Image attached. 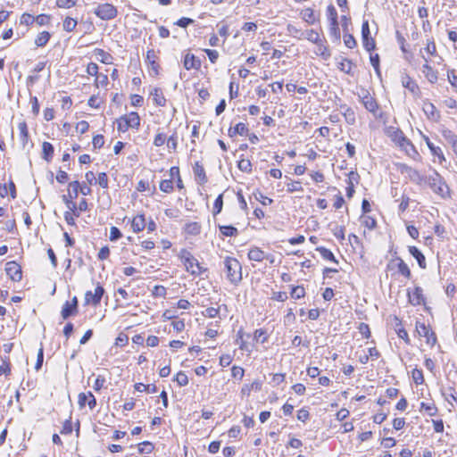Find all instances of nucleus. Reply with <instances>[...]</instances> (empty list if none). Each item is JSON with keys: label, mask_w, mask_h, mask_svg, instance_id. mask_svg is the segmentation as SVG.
Here are the masks:
<instances>
[{"label": "nucleus", "mask_w": 457, "mask_h": 457, "mask_svg": "<svg viewBox=\"0 0 457 457\" xmlns=\"http://www.w3.org/2000/svg\"><path fill=\"white\" fill-rule=\"evenodd\" d=\"M422 72L430 83H436L437 80V72L433 70L428 62H425L422 66Z\"/></svg>", "instance_id": "19"}, {"label": "nucleus", "mask_w": 457, "mask_h": 457, "mask_svg": "<svg viewBox=\"0 0 457 457\" xmlns=\"http://www.w3.org/2000/svg\"><path fill=\"white\" fill-rule=\"evenodd\" d=\"M194 173H195V177H197V179H199V181L201 183L206 182V176H205L204 169L198 162H196L194 165Z\"/></svg>", "instance_id": "28"}, {"label": "nucleus", "mask_w": 457, "mask_h": 457, "mask_svg": "<svg viewBox=\"0 0 457 457\" xmlns=\"http://www.w3.org/2000/svg\"><path fill=\"white\" fill-rule=\"evenodd\" d=\"M300 14L302 19L309 24H314L317 21V17L312 8H305L302 10Z\"/></svg>", "instance_id": "21"}, {"label": "nucleus", "mask_w": 457, "mask_h": 457, "mask_svg": "<svg viewBox=\"0 0 457 457\" xmlns=\"http://www.w3.org/2000/svg\"><path fill=\"white\" fill-rule=\"evenodd\" d=\"M177 316H178L177 308L165 310L162 313V318L164 320H173V319L177 318Z\"/></svg>", "instance_id": "58"}, {"label": "nucleus", "mask_w": 457, "mask_h": 457, "mask_svg": "<svg viewBox=\"0 0 457 457\" xmlns=\"http://www.w3.org/2000/svg\"><path fill=\"white\" fill-rule=\"evenodd\" d=\"M423 291L420 287L414 288L412 292H408L409 302L412 305H420L424 303Z\"/></svg>", "instance_id": "13"}, {"label": "nucleus", "mask_w": 457, "mask_h": 457, "mask_svg": "<svg viewBox=\"0 0 457 457\" xmlns=\"http://www.w3.org/2000/svg\"><path fill=\"white\" fill-rule=\"evenodd\" d=\"M248 132L246 125L243 122L237 123L233 129H229L228 134L230 137L235 135L245 136Z\"/></svg>", "instance_id": "24"}, {"label": "nucleus", "mask_w": 457, "mask_h": 457, "mask_svg": "<svg viewBox=\"0 0 457 457\" xmlns=\"http://www.w3.org/2000/svg\"><path fill=\"white\" fill-rule=\"evenodd\" d=\"M126 121L127 120H125L124 117H121L119 120H117V129L119 131L126 132L130 128V126H129V124H127Z\"/></svg>", "instance_id": "62"}, {"label": "nucleus", "mask_w": 457, "mask_h": 457, "mask_svg": "<svg viewBox=\"0 0 457 457\" xmlns=\"http://www.w3.org/2000/svg\"><path fill=\"white\" fill-rule=\"evenodd\" d=\"M398 146L401 149H403L411 158H415L416 156L419 155L415 146L407 137L404 138V141L398 144Z\"/></svg>", "instance_id": "17"}, {"label": "nucleus", "mask_w": 457, "mask_h": 457, "mask_svg": "<svg viewBox=\"0 0 457 457\" xmlns=\"http://www.w3.org/2000/svg\"><path fill=\"white\" fill-rule=\"evenodd\" d=\"M344 43H345V46L350 49H353L356 46V41H355L354 37H353V35H351V34H345L344 36Z\"/></svg>", "instance_id": "57"}, {"label": "nucleus", "mask_w": 457, "mask_h": 457, "mask_svg": "<svg viewBox=\"0 0 457 457\" xmlns=\"http://www.w3.org/2000/svg\"><path fill=\"white\" fill-rule=\"evenodd\" d=\"M184 67L187 71L191 69L198 70L201 67V62L194 54L187 53L184 58Z\"/></svg>", "instance_id": "12"}, {"label": "nucleus", "mask_w": 457, "mask_h": 457, "mask_svg": "<svg viewBox=\"0 0 457 457\" xmlns=\"http://www.w3.org/2000/svg\"><path fill=\"white\" fill-rule=\"evenodd\" d=\"M180 386H187L188 384L187 376L183 372L179 371L177 373L174 379Z\"/></svg>", "instance_id": "47"}, {"label": "nucleus", "mask_w": 457, "mask_h": 457, "mask_svg": "<svg viewBox=\"0 0 457 457\" xmlns=\"http://www.w3.org/2000/svg\"><path fill=\"white\" fill-rule=\"evenodd\" d=\"M77 308L71 305V303L67 301L62 310V317L63 320L68 319L71 315L77 312Z\"/></svg>", "instance_id": "29"}, {"label": "nucleus", "mask_w": 457, "mask_h": 457, "mask_svg": "<svg viewBox=\"0 0 457 457\" xmlns=\"http://www.w3.org/2000/svg\"><path fill=\"white\" fill-rule=\"evenodd\" d=\"M416 331L420 337H424L426 339V343L428 345L434 346L436 345V337L434 331H432V329L429 328V326H427L423 322H417Z\"/></svg>", "instance_id": "4"}, {"label": "nucleus", "mask_w": 457, "mask_h": 457, "mask_svg": "<svg viewBox=\"0 0 457 457\" xmlns=\"http://www.w3.org/2000/svg\"><path fill=\"white\" fill-rule=\"evenodd\" d=\"M305 295V290L303 287H295L293 289H292V292H291V296L295 299H300L302 297H303Z\"/></svg>", "instance_id": "53"}, {"label": "nucleus", "mask_w": 457, "mask_h": 457, "mask_svg": "<svg viewBox=\"0 0 457 457\" xmlns=\"http://www.w3.org/2000/svg\"><path fill=\"white\" fill-rule=\"evenodd\" d=\"M104 293V289L100 285H98L95 288L94 293H92L91 291H87L86 293V295H85V302H86V303L87 304L92 303L94 305H97L100 303Z\"/></svg>", "instance_id": "8"}, {"label": "nucleus", "mask_w": 457, "mask_h": 457, "mask_svg": "<svg viewBox=\"0 0 457 457\" xmlns=\"http://www.w3.org/2000/svg\"><path fill=\"white\" fill-rule=\"evenodd\" d=\"M127 120V124L132 129H137L140 125V118L137 112H130L128 115L123 116Z\"/></svg>", "instance_id": "23"}, {"label": "nucleus", "mask_w": 457, "mask_h": 457, "mask_svg": "<svg viewBox=\"0 0 457 457\" xmlns=\"http://www.w3.org/2000/svg\"><path fill=\"white\" fill-rule=\"evenodd\" d=\"M266 332L260 328V329H256L255 332H254V339L256 341H260L262 344L265 343L267 341V337L265 336Z\"/></svg>", "instance_id": "61"}, {"label": "nucleus", "mask_w": 457, "mask_h": 457, "mask_svg": "<svg viewBox=\"0 0 457 457\" xmlns=\"http://www.w3.org/2000/svg\"><path fill=\"white\" fill-rule=\"evenodd\" d=\"M146 226L145 216L138 214L135 216L131 220V228L135 233H138L144 230Z\"/></svg>", "instance_id": "15"}, {"label": "nucleus", "mask_w": 457, "mask_h": 457, "mask_svg": "<svg viewBox=\"0 0 457 457\" xmlns=\"http://www.w3.org/2000/svg\"><path fill=\"white\" fill-rule=\"evenodd\" d=\"M78 398L79 408H84L87 404L89 409L93 410L96 406V399L91 392L80 393Z\"/></svg>", "instance_id": "10"}, {"label": "nucleus", "mask_w": 457, "mask_h": 457, "mask_svg": "<svg viewBox=\"0 0 457 457\" xmlns=\"http://www.w3.org/2000/svg\"><path fill=\"white\" fill-rule=\"evenodd\" d=\"M94 13L103 21H109L117 16L118 11L114 5L105 3L98 4L95 9Z\"/></svg>", "instance_id": "2"}, {"label": "nucleus", "mask_w": 457, "mask_h": 457, "mask_svg": "<svg viewBox=\"0 0 457 457\" xmlns=\"http://www.w3.org/2000/svg\"><path fill=\"white\" fill-rule=\"evenodd\" d=\"M317 251L320 253V255L322 256L323 259L332 261V262L337 263V261L335 258L334 253L330 250L320 246V247L317 248Z\"/></svg>", "instance_id": "35"}, {"label": "nucleus", "mask_w": 457, "mask_h": 457, "mask_svg": "<svg viewBox=\"0 0 457 457\" xmlns=\"http://www.w3.org/2000/svg\"><path fill=\"white\" fill-rule=\"evenodd\" d=\"M96 54L98 60H100L102 62L106 63V64L111 63V60H112L111 54L104 52L103 49H96Z\"/></svg>", "instance_id": "39"}, {"label": "nucleus", "mask_w": 457, "mask_h": 457, "mask_svg": "<svg viewBox=\"0 0 457 457\" xmlns=\"http://www.w3.org/2000/svg\"><path fill=\"white\" fill-rule=\"evenodd\" d=\"M105 378L104 376L98 375L94 382L93 388L96 391H100L103 388Z\"/></svg>", "instance_id": "60"}, {"label": "nucleus", "mask_w": 457, "mask_h": 457, "mask_svg": "<svg viewBox=\"0 0 457 457\" xmlns=\"http://www.w3.org/2000/svg\"><path fill=\"white\" fill-rule=\"evenodd\" d=\"M78 0H56V4L60 8L70 9L73 7Z\"/></svg>", "instance_id": "52"}, {"label": "nucleus", "mask_w": 457, "mask_h": 457, "mask_svg": "<svg viewBox=\"0 0 457 457\" xmlns=\"http://www.w3.org/2000/svg\"><path fill=\"white\" fill-rule=\"evenodd\" d=\"M167 137L164 133L162 132H159L157 133V135L155 136L154 139V145L155 146H162L165 144V142H167Z\"/></svg>", "instance_id": "54"}, {"label": "nucleus", "mask_w": 457, "mask_h": 457, "mask_svg": "<svg viewBox=\"0 0 457 457\" xmlns=\"http://www.w3.org/2000/svg\"><path fill=\"white\" fill-rule=\"evenodd\" d=\"M317 45L316 54L321 56L324 60H328L330 57V52L328 46L324 44L321 39Z\"/></svg>", "instance_id": "25"}, {"label": "nucleus", "mask_w": 457, "mask_h": 457, "mask_svg": "<svg viewBox=\"0 0 457 457\" xmlns=\"http://www.w3.org/2000/svg\"><path fill=\"white\" fill-rule=\"evenodd\" d=\"M6 274L12 281H20L22 278L21 266L15 262H9L5 265Z\"/></svg>", "instance_id": "7"}, {"label": "nucleus", "mask_w": 457, "mask_h": 457, "mask_svg": "<svg viewBox=\"0 0 457 457\" xmlns=\"http://www.w3.org/2000/svg\"><path fill=\"white\" fill-rule=\"evenodd\" d=\"M344 115L348 124L353 125L355 123V114L351 108H346Z\"/></svg>", "instance_id": "55"}, {"label": "nucleus", "mask_w": 457, "mask_h": 457, "mask_svg": "<svg viewBox=\"0 0 457 457\" xmlns=\"http://www.w3.org/2000/svg\"><path fill=\"white\" fill-rule=\"evenodd\" d=\"M353 63L348 59H342L341 62H338V68L340 71L345 73L350 74L352 72Z\"/></svg>", "instance_id": "38"}, {"label": "nucleus", "mask_w": 457, "mask_h": 457, "mask_svg": "<svg viewBox=\"0 0 457 457\" xmlns=\"http://www.w3.org/2000/svg\"><path fill=\"white\" fill-rule=\"evenodd\" d=\"M386 133L397 145L406 137L401 129L392 126L386 128Z\"/></svg>", "instance_id": "11"}, {"label": "nucleus", "mask_w": 457, "mask_h": 457, "mask_svg": "<svg viewBox=\"0 0 457 457\" xmlns=\"http://www.w3.org/2000/svg\"><path fill=\"white\" fill-rule=\"evenodd\" d=\"M287 31L290 35L298 39H302L304 34V32H303L301 29H298L292 24L287 25Z\"/></svg>", "instance_id": "44"}, {"label": "nucleus", "mask_w": 457, "mask_h": 457, "mask_svg": "<svg viewBox=\"0 0 457 457\" xmlns=\"http://www.w3.org/2000/svg\"><path fill=\"white\" fill-rule=\"evenodd\" d=\"M160 189L164 193H170L173 190V182L171 179H163L160 183Z\"/></svg>", "instance_id": "43"}, {"label": "nucleus", "mask_w": 457, "mask_h": 457, "mask_svg": "<svg viewBox=\"0 0 457 457\" xmlns=\"http://www.w3.org/2000/svg\"><path fill=\"white\" fill-rule=\"evenodd\" d=\"M287 187L289 193L303 191V187L299 181H290L287 183Z\"/></svg>", "instance_id": "46"}, {"label": "nucleus", "mask_w": 457, "mask_h": 457, "mask_svg": "<svg viewBox=\"0 0 457 457\" xmlns=\"http://www.w3.org/2000/svg\"><path fill=\"white\" fill-rule=\"evenodd\" d=\"M361 36L363 41V46L369 52L375 48V42L373 38L370 37V31L369 27L368 21H363L361 26Z\"/></svg>", "instance_id": "6"}, {"label": "nucleus", "mask_w": 457, "mask_h": 457, "mask_svg": "<svg viewBox=\"0 0 457 457\" xmlns=\"http://www.w3.org/2000/svg\"><path fill=\"white\" fill-rule=\"evenodd\" d=\"M330 35L336 39L339 40L340 38V30L338 27V22H330V29H329Z\"/></svg>", "instance_id": "49"}, {"label": "nucleus", "mask_w": 457, "mask_h": 457, "mask_svg": "<svg viewBox=\"0 0 457 457\" xmlns=\"http://www.w3.org/2000/svg\"><path fill=\"white\" fill-rule=\"evenodd\" d=\"M248 258L251 261L260 262H262L264 259H269V256L259 247H253L248 252Z\"/></svg>", "instance_id": "18"}, {"label": "nucleus", "mask_w": 457, "mask_h": 457, "mask_svg": "<svg viewBox=\"0 0 457 457\" xmlns=\"http://www.w3.org/2000/svg\"><path fill=\"white\" fill-rule=\"evenodd\" d=\"M151 96H153V100L158 106H164L166 104V99L162 95V92L160 88H154L151 91Z\"/></svg>", "instance_id": "22"}, {"label": "nucleus", "mask_w": 457, "mask_h": 457, "mask_svg": "<svg viewBox=\"0 0 457 457\" xmlns=\"http://www.w3.org/2000/svg\"><path fill=\"white\" fill-rule=\"evenodd\" d=\"M429 185L435 193L442 196H445L448 193V187L441 180L438 174L429 179Z\"/></svg>", "instance_id": "5"}, {"label": "nucleus", "mask_w": 457, "mask_h": 457, "mask_svg": "<svg viewBox=\"0 0 457 457\" xmlns=\"http://www.w3.org/2000/svg\"><path fill=\"white\" fill-rule=\"evenodd\" d=\"M121 232L120 231V229L116 227H111L110 228V240L111 241H116L118 240L119 238L121 237Z\"/></svg>", "instance_id": "63"}, {"label": "nucleus", "mask_w": 457, "mask_h": 457, "mask_svg": "<svg viewBox=\"0 0 457 457\" xmlns=\"http://www.w3.org/2000/svg\"><path fill=\"white\" fill-rule=\"evenodd\" d=\"M108 84V77L105 74L100 73L96 77L95 86L96 87H106Z\"/></svg>", "instance_id": "45"}, {"label": "nucleus", "mask_w": 457, "mask_h": 457, "mask_svg": "<svg viewBox=\"0 0 457 457\" xmlns=\"http://www.w3.org/2000/svg\"><path fill=\"white\" fill-rule=\"evenodd\" d=\"M180 257L188 272L194 275L201 274L202 271L198 261L189 252L183 250Z\"/></svg>", "instance_id": "3"}, {"label": "nucleus", "mask_w": 457, "mask_h": 457, "mask_svg": "<svg viewBox=\"0 0 457 457\" xmlns=\"http://www.w3.org/2000/svg\"><path fill=\"white\" fill-rule=\"evenodd\" d=\"M18 129L20 131L21 140L23 145H25L29 139V131H28L26 122L25 121L20 122L18 125Z\"/></svg>", "instance_id": "32"}, {"label": "nucleus", "mask_w": 457, "mask_h": 457, "mask_svg": "<svg viewBox=\"0 0 457 457\" xmlns=\"http://www.w3.org/2000/svg\"><path fill=\"white\" fill-rule=\"evenodd\" d=\"M43 158L46 161H50L54 154V146L49 142H44L42 145Z\"/></svg>", "instance_id": "27"}, {"label": "nucleus", "mask_w": 457, "mask_h": 457, "mask_svg": "<svg viewBox=\"0 0 457 457\" xmlns=\"http://www.w3.org/2000/svg\"><path fill=\"white\" fill-rule=\"evenodd\" d=\"M355 177H357V174L351 172L349 179L347 180L348 186L346 187V195L349 198H351L354 193V187H353V179H355Z\"/></svg>", "instance_id": "41"}, {"label": "nucleus", "mask_w": 457, "mask_h": 457, "mask_svg": "<svg viewBox=\"0 0 457 457\" xmlns=\"http://www.w3.org/2000/svg\"><path fill=\"white\" fill-rule=\"evenodd\" d=\"M224 270L227 278L232 284H237L242 280V266L234 257L227 256L224 261Z\"/></svg>", "instance_id": "1"}, {"label": "nucleus", "mask_w": 457, "mask_h": 457, "mask_svg": "<svg viewBox=\"0 0 457 457\" xmlns=\"http://www.w3.org/2000/svg\"><path fill=\"white\" fill-rule=\"evenodd\" d=\"M430 152L435 157L438 158L439 163H443L445 161L443 151L439 146L430 147Z\"/></svg>", "instance_id": "50"}, {"label": "nucleus", "mask_w": 457, "mask_h": 457, "mask_svg": "<svg viewBox=\"0 0 457 457\" xmlns=\"http://www.w3.org/2000/svg\"><path fill=\"white\" fill-rule=\"evenodd\" d=\"M412 378L417 385L422 384L424 381L422 371L420 370L414 369L412 370Z\"/></svg>", "instance_id": "59"}, {"label": "nucleus", "mask_w": 457, "mask_h": 457, "mask_svg": "<svg viewBox=\"0 0 457 457\" xmlns=\"http://www.w3.org/2000/svg\"><path fill=\"white\" fill-rule=\"evenodd\" d=\"M185 231L189 235H198L201 232V225L198 222H190L185 226Z\"/></svg>", "instance_id": "33"}, {"label": "nucleus", "mask_w": 457, "mask_h": 457, "mask_svg": "<svg viewBox=\"0 0 457 457\" xmlns=\"http://www.w3.org/2000/svg\"><path fill=\"white\" fill-rule=\"evenodd\" d=\"M436 54V48L434 41L428 40L426 46L420 49V55L424 59L425 62H428L429 56H433Z\"/></svg>", "instance_id": "14"}, {"label": "nucleus", "mask_w": 457, "mask_h": 457, "mask_svg": "<svg viewBox=\"0 0 457 457\" xmlns=\"http://www.w3.org/2000/svg\"><path fill=\"white\" fill-rule=\"evenodd\" d=\"M49 39H50V34L47 31H43L37 36V37L35 39V44L37 46H44L46 45V43L49 41Z\"/></svg>", "instance_id": "34"}, {"label": "nucleus", "mask_w": 457, "mask_h": 457, "mask_svg": "<svg viewBox=\"0 0 457 457\" xmlns=\"http://www.w3.org/2000/svg\"><path fill=\"white\" fill-rule=\"evenodd\" d=\"M154 449L153 445L150 442H143L138 445V452L140 453H150Z\"/></svg>", "instance_id": "48"}, {"label": "nucleus", "mask_w": 457, "mask_h": 457, "mask_svg": "<svg viewBox=\"0 0 457 457\" xmlns=\"http://www.w3.org/2000/svg\"><path fill=\"white\" fill-rule=\"evenodd\" d=\"M77 24L78 21L76 19L68 16L63 20L62 29L67 32H71L75 29Z\"/></svg>", "instance_id": "30"}, {"label": "nucleus", "mask_w": 457, "mask_h": 457, "mask_svg": "<svg viewBox=\"0 0 457 457\" xmlns=\"http://www.w3.org/2000/svg\"><path fill=\"white\" fill-rule=\"evenodd\" d=\"M303 37L314 44H319V42L321 40L320 34L314 29L306 30L303 38Z\"/></svg>", "instance_id": "26"}, {"label": "nucleus", "mask_w": 457, "mask_h": 457, "mask_svg": "<svg viewBox=\"0 0 457 457\" xmlns=\"http://www.w3.org/2000/svg\"><path fill=\"white\" fill-rule=\"evenodd\" d=\"M219 229L224 237H237L238 234L237 228L233 226H219Z\"/></svg>", "instance_id": "31"}, {"label": "nucleus", "mask_w": 457, "mask_h": 457, "mask_svg": "<svg viewBox=\"0 0 457 457\" xmlns=\"http://www.w3.org/2000/svg\"><path fill=\"white\" fill-rule=\"evenodd\" d=\"M222 206H223V199H222V195H220L214 204H213V215H217L218 213H220L222 210Z\"/></svg>", "instance_id": "51"}, {"label": "nucleus", "mask_w": 457, "mask_h": 457, "mask_svg": "<svg viewBox=\"0 0 457 457\" xmlns=\"http://www.w3.org/2000/svg\"><path fill=\"white\" fill-rule=\"evenodd\" d=\"M21 24L31 25L35 22V17L29 13H23L20 20Z\"/></svg>", "instance_id": "56"}, {"label": "nucleus", "mask_w": 457, "mask_h": 457, "mask_svg": "<svg viewBox=\"0 0 457 457\" xmlns=\"http://www.w3.org/2000/svg\"><path fill=\"white\" fill-rule=\"evenodd\" d=\"M397 267H398V271L402 275H403L404 277H406L408 278L411 277V270H410L408 265L403 260H399Z\"/></svg>", "instance_id": "42"}, {"label": "nucleus", "mask_w": 457, "mask_h": 457, "mask_svg": "<svg viewBox=\"0 0 457 457\" xmlns=\"http://www.w3.org/2000/svg\"><path fill=\"white\" fill-rule=\"evenodd\" d=\"M97 182L103 188H106L108 187V177L105 172L99 173Z\"/></svg>", "instance_id": "64"}, {"label": "nucleus", "mask_w": 457, "mask_h": 457, "mask_svg": "<svg viewBox=\"0 0 457 457\" xmlns=\"http://www.w3.org/2000/svg\"><path fill=\"white\" fill-rule=\"evenodd\" d=\"M361 103L364 105V107L366 108V110L369 111L370 112H371L375 117L379 116L378 114V105L376 100L368 92H366L361 96Z\"/></svg>", "instance_id": "9"}, {"label": "nucleus", "mask_w": 457, "mask_h": 457, "mask_svg": "<svg viewBox=\"0 0 457 457\" xmlns=\"http://www.w3.org/2000/svg\"><path fill=\"white\" fill-rule=\"evenodd\" d=\"M403 172H404L411 181L417 184H420L423 181L421 174L411 167L404 165L403 167Z\"/></svg>", "instance_id": "16"}, {"label": "nucleus", "mask_w": 457, "mask_h": 457, "mask_svg": "<svg viewBox=\"0 0 457 457\" xmlns=\"http://www.w3.org/2000/svg\"><path fill=\"white\" fill-rule=\"evenodd\" d=\"M135 389L138 392L155 393L157 388L154 385H145L143 383H137Z\"/></svg>", "instance_id": "37"}, {"label": "nucleus", "mask_w": 457, "mask_h": 457, "mask_svg": "<svg viewBox=\"0 0 457 457\" xmlns=\"http://www.w3.org/2000/svg\"><path fill=\"white\" fill-rule=\"evenodd\" d=\"M421 411H424L428 416H435L437 412V408L431 403H421Z\"/></svg>", "instance_id": "36"}, {"label": "nucleus", "mask_w": 457, "mask_h": 457, "mask_svg": "<svg viewBox=\"0 0 457 457\" xmlns=\"http://www.w3.org/2000/svg\"><path fill=\"white\" fill-rule=\"evenodd\" d=\"M447 79L454 92H457V75L454 70L447 71Z\"/></svg>", "instance_id": "40"}, {"label": "nucleus", "mask_w": 457, "mask_h": 457, "mask_svg": "<svg viewBox=\"0 0 457 457\" xmlns=\"http://www.w3.org/2000/svg\"><path fill=\"white\" fill-rule=\"evenodd\" d=\"M410 253L417 260L420 268L426 267V259L422 253L415 246H409Z\"/></svg>", "instance_id": "20"}]
</instances>
